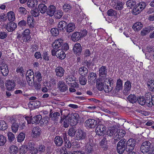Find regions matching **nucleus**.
<instances>
[{"label":"nucleus","instance_id":"obj_1","mask_svg":"<svg viewBox=\"0 0 154 154\" xmlns=\"http://www.w3.org/2000/svg\"><path fill=\"white\" fill-rule=\"evenodd\" d=\"M111 78H107L103 82L100 79H97L96 80L97 88L98 90L101 91L103 90L106 92H110V90L112 84L110 86L109 81L110 80Z\"/></svg>","mask_w":154,"mask_h":154},{"label":"nucleus","instance_id":"obj_2","mask_svg":"<svg viewBox=\"0 0 154 154\" xmlns=\"http://www.w3.org/2000/svg\"><path fill=\"white\" fill-rule=\"evenodd\" d=\"M109 85L110 86L112 84V86L111 90H110V92H111L112 93L116 94L117 93L119 92V91L122 90V89L123 86H122V81L120 79H119L117 80L116 83V86H115L114 84V82L113 79H112L110 81H109Z\"/></svg>","mask_w":154,"mask_h":154},{"label":"nucleus","instance_id":"obj_3","mask_svg":"<svg viewBox=\"0 0 154 154\" xmlns=\"http://www.w3.org/2000/svg\"><path fill=\"white\" fill-rule=\"evenodd\" d=\"M140 150L143 153H152L153 149L151 148V143L148 141H145L143 142L140 146Z\"/></svg>","mask_w":154,"mask_h":154},{"label":"nucleus","instance_id":"obj_4","mask_svg":"<svg viewBox=\"0 0 154 154\" xmlns=\"http://www.w3.org/2000/svg\"><path fill=\"white\" fill-rule=\"evenodd\" d=\"M126 142L127 140L125 139H122L119 142L117 146V151L118 153L122 154L125 151Z\"/></svg>","mask_w":154,"mask_h":154},{"label":"nucleus","instance_id":"obj_5","mask_svg":"<svg viewBox=\"0 0 154 154\" xmlns=\"http://www.w3.org/2000/svg\"><path fill=\"white\" fill-rule=\"evenodd\" d=\"M75 138L78 140H85L87 138L86 133L81 129L79 128L76 133Z\"/></svg>","mask_w":154,"mask_h":154},{"label":"nucleus","instance_id":"obj_6","mask_svg":"<svg viewBox=\"0 0 154 154\" xmlns=\"http://www.w3.org/2000/svg\"><path fill=\"white\" fill-rule=\"evenodd\" d=\"M26 79L29 86H32L33 85V81H34V74L33 71L31 69L27 71L26 74Z\"/></svg>","mask_w":154,"mask_h":154},{"label":"nucleus","instance_id":"obj_7","mask_svg":"<svg viewBox=\"0 0 154 154\" xmlns=\"http://www.w3.org/2000/svg\"><path fill=\"white\" fill-rule=\"evenodd\" d=\"M106 127L103 125H99L95 129L96 134L99 136H102L105 134Z\"/></svg>","mask_w":154,"mask_h":154},{"label":"nucleus","instance_id":"obj_8","mask_svg":"<svg viewBox=\"0 0 154 154\" xmlns=\"http://www.w3.org/2000/svg\"><path fill=\"white\" fill-rule=\"evenodd\" d=\"M85 124L87 128H94L97 124V121L94 119H89L85 121Z\"/></svg>","mask_w":154,"mask_h":154},{"label":"nucleus","instance_id":"obj_9","mask_svg":"<svg viewBox=\"0 0 154 154\" xmlns=\"http://www.w3.org/2000/svg\"><path fill=\"white\" fill-rule=\"evenodd\" d=\"M30 32L29 29H26L22 33V39L23 42H27L29 41L31 37L30 35Z\"/></svg>","mask_w":154,"mask_h":154},{"label":"nucleus","instance_id":"obj_10","mask_svg":"<svg viewBox=\"0 0 154 154\" xmlns=\"http://www.w3.org/2000/svg\"><path fill=\"white\" fill-rule=\"evenodd\" d=\"M57 88L61 92L66 91L68 89L67 86L65 83L62 81H60L57 83Z\"/></svg>","mask_w":154,"mask_h":154},{"label":"nucleus","instance_id":"obj_11","mask_svg":"<svg viewBox=\"0 0 154 154\" xmlns=\"http://www.w3.org/2000/svg\"><path fill=\"white\" fill-rule=\"evenodd\" d=\"M74 53L77 55H80L82 51V48L81 44L78 43H76L73 48Z\"/></svg>","mask_w":154,"mask_h":154},{"label":"nucleus","instance_id":"obj_12","mask_svg":"<svg viewBox=\"0 0 154 154\" xmlns=\"http://www.w3.org/2000/svg\"><path fill=\"white\" fill-rule=\"evenodd\" d=\"M17 27V24L13 22H10L8 23L5 26L6 29L9 32L14 31Z\"/></svg>","mask_w":154,"mask_h":154},{"label":"nucleus","instance_id":"obj_13","mask_svg":"<svg viewBox=\"0 0 154 154\" xmlns=\"http://www.w3.org/2000/svg\"><path fill=\"white\" fill-rule=\"evenodd\" d=\"M131 87V83L129 80L126 82L124 85V90L123 91V93L125 95L128 94V92L130 91Z\"/></svg>","mask_w":154,"mask_h":154},{"label":"nucleus","instance_id":"obj_14","mask_svg":"<svg viewBox=\"0 0 154 154\" xmlns=\"http://www.w3.org/2000/svg\"><path fill=\"white\" fill-rule=\"evenodd\" d=\"M55 72L57 77H61L64 76L65 70L62 67L58 66L56 67Z\"/></svg>","mask_w":154,"mask_h":154},{"label":"nucleus","instance_id":"obj_15","mask_svg":"<svg viewBox=\"0 0 154 154\" xmlns=\"http://www.w3.org/2000/svg\"><path fill=\"white\" fill-rule=\"evenodd\" d=\"M41 129L39 127L33 128L32 130V137L34 138L38 137L41 134Z\"/></svg>","mask_w":154,"mask_h":154},{"label":"nucleus","instance_id":"obj_16","mask_svg":"<svg viewBox=\"0 0 154 154\" xmlns=\"http://www.w3.org/2000/svg\"><path fill=\"white\" fill-rule=\"evenodd\" d=\"M91 142V140H89ZM93 144L91 142H88L85 146V152L87 154L92 153L93 152Z\"/></svg>","mask_w":154,"mask_h":154},{"label":"nucleus","instance_id":"obj_17","mask_svg":"<svg viewBox=\"0 0 154 154\" xmlns=\"http://www.w3.org/2000/svg\"><path fill=\"white\" fill-rule=\"evenodd\" d=\"M63 40L61 38L56 40L52 44V46L53 48L55 49H57L61 46L63 44Z\"/></svg>","mask_w":154,"mask_h":154},{"label":"nucleus","instance_id":"obj_18","mask_svg":"<svg viewBox=\"0 0 154 154\" xmlns=\"http://www.w3.org/2000/svg\"><path fill=\"white\" fill-rule=\"evenodd\" d=\"M107 74V69L106 66H102L99 69V76L103 78H106Z\"/></svg>","mask_w":154,"mask_h":154},{"label":"nucleus","instance_id":"obj_19","mask_svg":"<svg viewBox=\"0 0 154 154\" xmlns=\"http://www.w3.org/2000/svg\"><path fill=\"white\" fill-rule=\"evenodd\" d=\"M56 11V7L53 5H50L47 8V14L50 17L53 16Z\"/></svg>","mask_w":154,"mask_h":154},{"label":"nucleus","instance_id":"obj_20","mask_svg":"<svg viewBox=\"0 0 154 154\" xmlns=\"http://www.w3.org/2000/svg\"><path fill=\"white\" fill-rule=\"evenodd\" d=\"M114 8L117 10H122L123 8V6L124 4L119 0L115 1L114 2Z\"/></svg>","mask_w":154,"mask_h":154},{"label":"nucleus","instance_id":"obj_21","mask_svg":"<svg viewBox=\"0 0 154 154\" xmlns=\"http://www.w3.org/2000/svg\"><path fill=\"white\" fill-rule=\"evenodd\" d=\"M80 33L79 32H76L73 33L71 36V39L73 41H77L81 39L82 38Z\"/></svg>","mask_w":154,"mask_h":154},{"label":"nucleus","instance_id":"obj_22","mask_svg":"<svg viewBox=\"0 0 154 154\" xmlns=\"http://www.w3.org/2000/svg\"><path fill=\"white\" fill-rule=\"evenodd\" d=\"M5 86L7 90L11 91L14 88L15 84L14 80H9L6 83Z\"/></svg>","mask_w":154,"mask_h":154},{"label":"nucleus","instance_id":"obj_23","mask_svg":"<svg viewBox=\"0 0 154 154\" xmlns=\"http://www.w3.org/2000/svg\"><path fill=\"white\" fill-rule=\"evenodd\" d=\"M67 23L65 21L62 20L59 22L57 25V27L62 32L65 31L67 25Z\"/></svg>","mask_w":154,"mask_h":154},{"label":"nucleus","instance_id":"obj_24","mask_svg":"<svg viewBox=\"0 0 154 154\" xmlns=\"http://www.w3.org/2000/svg\"><path fill=\"white\" fill-rule=\"evenodd\" d=\"M34 20L32 16L28 15L27 17V24L29 27L32 28L34 27Z\"/></svg>","mask_w":154,"mask_h":154},{"label":"nucleus","instance_id":"obj_25","mask_svg":"<svg viewBox=\"0 0 154 154\" xmlns=\"http://www.w3.org/2000/svg\"><path fill=\"white\" fill-rule=\"evenodd\" d=\"M142 51L145 54L146 57H147L148 53L154 51V48L153 47L149 45L145 48H143Z\"/></svg>","mask_w":154,"mask_h":154},{"label":"nucleus","instance_id":"obj_26","mask_svg":"<svg viewBox=\"0 0 154 154\" xmlns=\"http://www.w3.org/2000/svg\"><path fill=\"white\" fill-rule=\"evenodd\" d=\"M75 28V24L73 23H70L68 24L67 23V25L65 30L67 32H73Z\"/></svg>","mask_w":154,"mask_h":154},{"label":"nucleus","instance_id":"obj_27","mask_svg":"<svg viewBox=\"0 0 154 154\" xmlns=\"http://www.w3.org/2000/svg\"><path fill=\"white\" fill-rule=\"evenodd\" d=\"M56 56L59 59L63 60L66 57V54L62 50L59 49L57 51Z\"/></svg>","mask_w":154,"mask_h":154},{"label":"nucleus","instance_id":"obj_28","mask_svg":"<svg viewBox=\"0 0 154 154\" xmlns=\"http://www.w3.org/2000/svg\"><path fill=\"white\" fill-rule=\"evenodd\" d=\"M63 143V139L61 137L59 136H57L55 137L54 143L56 146H61L62 145Z\"/></svg>","mask_w":154,"mask_h":154},{"label":"nucleus","instance_id":"obj_29","mask_svg":"<svg viewBox=\"0 0 154 154\" xmlns=\"http://www.w3.org/2000/svg\"><path fill=\"white\" fill-rule=\"evenodd\" d=\"M77 131V129L75 127H72L68 131L67 134L69 136L73 137L75 135Z\"/></svg>","mask_w":154,"mask_h":154},{"label":"nucleus","instance_id":"obj_30","mask_svg":"<svg viewBox=\"0 0 154 154\" xmlns=\"http://www.w3.org/2000/svg\"><path fill=\"white\" fill-rule=\"evenodd\" d=\"M126 132L123 129L116 130V132L115 134V136H117L119 138L121 139L125 135Z\"/></svg>","mask_w":154,"mask_h":154},{"label":"nucleus","instance_id":"obj_31","mask_svg":"<svg viewBox=\"0 0 154 154\" xmlns=\"http://www.w3.org/2000/svg\"><path fill=\"white\" fill-rule=\"evenodd\" d=\"M107 141L106 138L104 137L101 141L100 146L104 150H106L108 149V146L107 145Z\"/></svg>","mask_w":154,"mask_h":154},{"label":"nucleus","instance_id":"obj_32","mask_svg":"<svg viewBox=\"0 0 154 154\" xmlns=\"http://www.w3.org/2000/svg\"><path fill=\"white\" fill-rule=\"evenodd\" d=\"M97 77V75L96 73L93 72H90L88 79V82H91L92 80L93 82L95 81V79L96 80Z\"/></svg>","mask_w":154,"mask_h":154},{"label":"nucleus","instance_id":"obj_33","mask_svg":"<svg viewBox=\"0 0 154 154\" xmlns=\"http://www.w3.org/2000/svg\"><path fill=\"white\" fill-rule=\"evenodd\" d=\"M143 24L140 22H137L135 23L133 26V28L135 31H138L142 27Z\"/></svg>","mask_w":154,"mask_h":154},{"label":"nucleus","instance_id":"obj_34","mask_svg":"<svg viewBox=\"0 0 154 154\" xmlns=\"http://www.w3.org/2000/svg\"><path fill=\"white\" fill-rule=\"evenodd\" d=\"M126 144H128V146H130L133 148L134 149L136 144V141L134 139H130L128 141H127Z\"/></svg>","mask_w":154,"mask_h":154},{"label":"nucleus","instance_id":"obj_35","mask_svg":"<svg viewBox=\"0 0 154 154\" xmlns=\"http://www.w3.org/2000/svg\"><path fill=\"white\" fill-rule=\"evenodd\" d=\"M42 119V116L41 115H37L32 118V124L36 123L38 124L40 122Z\"/></svg>","mask_w":154,"mask_h":154},{"label":"nucleus","instance_id":"obj_36","mask_svg":"<svg viewBox=\"0 0 154 154\" xmlns=\"http://www.w3.org/2000/svg\"><path fill=\"white\" fill-rule=\"evenodd\" d=\"M51 112L50 113V115L51 116V119L53 121H57L59 119L60 115L59 112H56L51 114Z\"/></svg>","mask_w":154,"mask_h":154},{"label":"nucleus","instance_id":"obj_37","mask_svg":"<svg viewBox=\"0 0 154 154\" xmlns=\"http://www.w3.org/2000/svg\"><path fill=\"white\" fill-rule=\"evenodd\" d=\"M128 101L131 103H136L137 100V98L134 94H130L127 98Z\"/></svg>","mask_w":154,"mask_h":154},{"label":"nucleus","instance_id":"obj_38","mask_svg":"<svg viewBox=\"0 0 154 154\" xmlns=\"http://www.w3.org/2000/svg\"><path fill=\"white\" fill-rule=\"evenodd\" d=\"M38 10L40 11L42 14H44L47 12V7L45 4H39L38 6Z\"/></svg>","mask_w":154,"mask_h":154},{"label":"nucleus","instance_id":"obj_39","mask_svg":"<svg viewBox=\"0 0 154 154\" xmlns=\"http://www.w3.org/2000/svg\"><path fill=\"white\" fill-rule=\"evenodd\" d=\"M18 148L14 145L11 146L9 149V151L11 154H16L18 152Z\"/></svg>","mask_w":154,"mask_h":154},{"label":"nucleus","instance_id":"obj_40","mask_svg":"<svg viewBox=\"0 0 154 154\" xmlns=\"http://www.w3.org/2000/svg\"><path fill=\"white\" fill-rule=\"evenodd\" d=\"M37 0H29L27 2L28 7L30 8L34 7L35 5H37Z\"/></svg>","mask_w":154,"mask_h":154},{"label":"nucleus","instance_id":"obj_41","mask_svg":"<svg viewBox=\"0 0 154 154\" xmlns=\"http://www.w3.org/2000/svg\"><path fill=\"white\" fill-rule=\"evenodd\" d=\"M1 72L3 76H7L9 73V70L8 69V66L6 65V67L0 68Z\"/></svg>","mask_w":154,"mask_h":154},{"label":"nucleus","instance_id":"obj_42","mask_svg":"<svg viewBox=\"0 0 154 154\" xmlns=\"http://www.w3.org/2000/svg\"><path fill=\"white\" fill-rule=\"evenodd\" d=\"M7 16L8 20L10 22H13L14 20V14L13 11H10L8 12Z\"/></svg>","mask_w":154,"mask_h":154},{"label":"nucleus","instance_id":"obj_43","mask_svg":"<svg viewBox=\"0 0 154 154\" xmlns=\"http://www.w3.org/2000/svg\"><path fill=\"white\" fill-rule=\"evenodd\" d=\"M88 72V69L85 66H82L79 69V72L80 75L83 74L85 75L87 74Z\"/></svg>","mask_w":154,"mask_h":154},{"label":"nucleus","instance_id":"obj_44","mask_svg":"<svg viewBox=\"0 0 154 154\" xmlns=\"http://www.w3.org/2000/svg\"><path fill=\"white\" fill-rule=\"evenodd\" d=\"M8 128L7 124L4 121L0 120V130L4 131Z\"/></svg>","mask_w":154,"mask_h":154},{"label":"nucleus","instance_id":"obj_45","mask_svg":"<svg viewBox=\"0 0 154 154\" xmlns=\"http://www.w3.org/2000/svg\"><path fill=\"white\" fill-rule=\"evenodd\" d=\"M107 13L108 15L109 16L115 17L117 14V11L112 9H110L108 10Z\"/></svg>","mask_w":154,"mask_h":154},{"label":"nucleus","instance_id":"obj_46","mask_svg":"<svg viewBox=\"0 0 154 154\" xmlns=\"http://www.w3.org/2000/svg\"><path fill=\"white\" fill-rule=\"evenodd\" d=\"M147 85L150 91H154V80L148 81Z\"/></svg>","mask_w":154,"mask_h":154},{"label":"nucleus","instance_id":"obj_47","mask_svg":"<svg viewBox=\"0 0 154 154\" xmlns=\"http://www.w3.org/2000/svg\"><path fill=\"white\" fill-rule=\"evenodd\" d=\"M27 24L26 21L23 20L20 21L18 23V26L19 28L23 29L25 28Z\"/></svg>","mask_w":154,"mask_h":154},{"label":"nucleus","instance_id":"obj_48","mask_svg":"<svg viewBox=\"0 0 154 154\" xmlns=\"http://www.w3.org/2000/svg\"><path fill=\"white\" fill-rule=\"evenodd\" d=\"M76 79L72 75L68 77L66 79V82L70 86L72 83Z\"/></svg>","mask_w":154,"mask_h":154},{"label":"nucleus","instance_id":"obj_49","mask_svg":"<svg viewBox=\"0 0 154 154\" xmlns=\"http://www.w3.org/2000/svg\"><path fill=\"white\" fill-rule=\"evenodd\" d=\"M36 82H40L42 79V78L41 76V73L37 71L35 73V78H34Z\"/></svg>","mask_w":154,"mask_h":154},{"label":"nucleus","instance_id":"obj_50","mask_svg":"<svg viewBox=\"0 0 154 154\" xmlns=\"http://www.w3.org/2000/svg\"><path fill=\"white\" fill-rule=\"evenodd\" d=\"M7 136L9 142H12L15 139V137L14 134L11 132H8L7 133Z\"/></svg>","mask_w":154,"mask_h":154},{"label":"nucleus","instance_id":"obj_51","mask_svg":"<svg viewBox=\"0 0 154 154\" xmlns=\"http://www.w3.org/2000/svg\"><path fill=\"white\" fill-rule=\"evenodd\" d=\"M19 125L17 123L14 122L11 125V129L12 131L15 133H16L18 130Z\"/></svg>","mask_w":154,"mask_h":154},{"label":"nucleus","instance_id":"obj_52","mask_svg":"<svg viewBox=\"0 0 154 154\" xmlns=\"http://www.w3.org/2000/svg\"><path fill=\"white\" fill-rule=\"evenodd\" d=\"M137 101L142 106L145 105L146 103L145 99L143 96L140 97L139 98H137Z\"/></svg>","mask_w":154,"mask_h":154},{"label":"nucleus","instance_id":"obj_53","mask_svg":"<svg viewBox=\"0 0 154 154\" xmlns=\"http://www.w3.org/2000/svg\"><path fill=\"white\" fill-rule=\"evenodd\" d=\"M79 81L80 84L82 85H85L86 83L87 80L85 75H82L79 77Z\"/></svg>","mask_w":154,"mask_h":154},{"label":"nucleus","instance_id":"obj_54","mask_svg":"<svg viewBox=\"0 0 154 154\" xmlns=\"http://www.w3.org/2000/svg\"><path fill=\"white\" fill-rule=\"evenodd\" d=\"M151 27L150 26L147 27L143 30L141 32V35H145L149 32L151 30Z\"/></svg>","mask_w":154,"mask_h":154},{"label":"nucleus","instance_id":"obj_55","mask_svg":"<svg viewBox=\"0 0 154 154\" xmlns=\"http://www.w3.org/2000/svg\"><path fill=\"white\" fill-rule=\"evenodd\" d=\"M25 137V134L23 133H20L17 137V140L19 142H21L24 140Z\"/></svg>","mask_w":154,"mask_h":154},{"label":"nucleus","instance_id":"obj_56","mask_svg":"<svg viewBox=\"0 0 154 154\" xmlns=\"http://www.w3.org/2000/svg\"><path fill=\"white\" fill-rule=\"evenodd\" d=\"M117 129L114 128H112L110 129L107 131L108 136H114L115 134L116 133Z\"/></svg>","mask_w":154,"mask_h":154},{"label":"nucleus","instance_id":"obj_57","mask_svg":"<svg viewBox=\"0 0 154 154\" xmlns=\"http://www.w3.org/2000/svg\"><path fill=\"white\" fill-rule=\"evenodd\" d=\"M63 136L65 142V146L68 148H70L71 146V144L70 142L68 140L67 141L66 140H67V137L66 135H63Z\"/></svg>","mask_w":154,"mask_h":154},{"label":"nucleus","instance_id":"obj_58","mask_svg":"<svg viewBox=\"0 0 154 154\" xmlns=\"http://www.w3.org/2000/svg\"><path fill=\"white\" fill-rule=\"evenodd\" d=\"M26 145H23L21 146L19 149L20 153H25L27 151H29V150Z\"/></svg>","mask_w":154,"mask_h":154},{"label":"nucleus","instance_id":"obj_59","mask_svg":"<svg viewBox=\"0 0 154 154\" xmlns=\"http://www.w3.org/2000/svg\"><path fill=\"white\" fill-rule=\"evenodd\" d=\"M72 7L69 4L65 3L63 6V9L64 11L65 12H68L71 9Z\"/></svg>","mask_w":154,"mask_h":154},{"label":"nucleus","instance_id":"obj_60","mask_svg":"<svg viewBox=\"0 0 154 154\" xmlns=\"http://www.w3.org/2000/svg\"><path fill=\"white\" fill-rule=\"evenodd\" d=\"M33 85L31 86H33L35 89L38 90H39L41 88V85L40 84V82H36V80L33 81Z\"/></svg>","mask_w":154,"mask_h":154},{"label":"nucleus","instance_id":"obj_61","mask_svg":"<svg viewBox=\"0 0 154 154\" xmlns=\"http://www.w3.org/2000/svg\"><path fill=\"white\" fill-rule=\"evenodd\" d=\"M133 14L135 15H137L140 13L141 11L138 7V6L135 5V7L133 8L132 10Z\"/></svg>","mask_w":154,"mask_h":154},{"label":"nucleus","instance_id":"obj_62","mask_svg":"<svg viewBox=\"0 0 154 154\" xmlns=\"http://www.w3.org/2000/svg\"><path fill=\"white\" fill-rule=\"evenodd\" d=\"M42 56L43 60L46 61H48L50 60V55L48 52L45 51L43 52Z\"/></svg>","mask_w":154,"mask_h":154},{"label":"nucleus","instance_id":"obj_63","mask_svg":"<svg viewBox=\"0 0 154 154\" xmlns=\"http://www.w3.org/2000/svg\"><path fill=\"white\" fill-rule=\"evenodd\" d=\"M136 5V3L135 2H133L132 1L129 0L126 2V5L127 7H130V8H133Z\"/></svg>","mask_w":154,"mask_h":154},{"label":"nucleus","instance_id":"obj_64","mask_svg":"<svg viewBox=\"0 0 154 154\" xmlns=\"http://www.w3.org/2000/svg\"><path fill=\"white\" fill-rule=\"evenodd\" d=\"M6 141V137L3 135L0 134V146L4 145Z\"/></svg>","mask_w":154,"mask_h":154}]
</instances>
